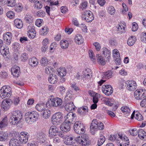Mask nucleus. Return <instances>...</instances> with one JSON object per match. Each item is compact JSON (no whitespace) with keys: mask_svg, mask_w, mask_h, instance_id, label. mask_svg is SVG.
<instances>
[{"mask_svg":"<svg viewBox=\"0 0 146 146\" xmlns=\"http://www.w3.org/2000/svg\"><path fill=\"white\" fill-rule=\"evenodd\" d=\"M11 88L9 86H3L1 89V92H5L7 93L11 94Z\"/></svg>","mask_w":146,"mask_h":146,"instance_id":"nucleus-30","label":"nucleus"},{"mask_svg":"<svg viewBox=\"0 0 146 146\" xmlns=\"http://www.w3.org/2000/svg\"><path fill=\"white\" fill-rule=\"evenodd\" d=\"M104 128V126L101 122H98L96 119H94L92 121L90 126V131L92 134H95L96 131L98 129L102 130Z\"/></svg>","mask_w":146,"mask_h":146,"instance_id":"nucleus-2","label":"nucleus"},{"mask_svg":"<svg viewBox=\"0 0 146 146\" xmlns=\"http://www.w3.org/2000/svg\"><path fill=\"white\" fill-rule=\"evenodd\" d=\"M69 102L66 101V105L64 106L65 109L67 111H72V110H74L75 109V106H74L73 102L69 101Z\"/></svg>","mask_w":146,"mask_h":146,"instance_id":"nucleus-12","label":"nucleus"},{"mask_svg":"<svg viewBox=\"0 0 146 146\" xmlns=\"http://www.w3.org/2000/svg\"><path fill=\"white\" fill-rule=\"evenodd\" d=\"M96 56L97 58V62L100 64L102 65H105L106 64V62L104 58L99 54H97Z\"/></svg>","mask_w":146,"mask_h":146,"instance_id":"nucleus-22","label":"nucleus"},{"mask_svg":"<svg viewBox=\"0 0 146 146\" xmlns=\"http://www.w3.org/2000/svg\"><path fill=\"white\" fill-rule=\"evenodd\" d=\"M134 95L136 99L142 100L146 98V90H143L142 89L137 90L134 92Z\"/></svg>","mask_w":146,"mask_h":146,"instance_id":"nucleus-5","label":"nucleus"},{"mask_svg":"<svg viewBox=\"0 0 146 146\" xmlns=\"http://www.w3.org/2000/svg\"><path fill=\"white\" fill-rule=\"evenodd\" d=\"M12 101L11 100L7 99L4 100L2 102L1 107L3 111H7L10 108Z\"/></svg>","mask_w":146,"mask_h":146,"instance_id":"nucleus-7","label":"nucleus"},{"mask_svg":"<svg viewBox=\"0 0 146 146\" xmlns=\"http://www.w3.org/2000/svg\"><path fill=\"white\" fill-rule=\"evenodd\" d=\"M75 117V114L72 112H69L67 114V118L68 119V120L67 121L71 123V121H72L74 118Z\"/></svg>","mask_w":146,"mask_h":146,"instance_id":"nucleus-25","label":"nucleus"},{"mask_svg":"<svg viewBox=\"0 0 146 146\" xmlns=\"http://www.w3.org/2000/svg\"><path fill=\"white\" fill-rule=\"evenodd\" d=\"M7 3L9 6L14 7L16 5L15 0H7Z\"/></svg>","mask_w":146,"mask_h":146,"instance_id":"nucleus-43","label":"nucleus"},{"mask_svg":"<svg viewBox=\"0 0 146 146\" xmlns=\"http://www.w3.org/2000/svg\"><path fill=\"white\" fill-rule=\"evenodd\" d=\"M105 141V137H102L99 139L98 141V145L100 146L104 143Z\"/></svg>","mask_w":146,"mask_h":146,"instance_id":"nucleus-55","label":"nucleus"},{"mask_svg":"<svg viewBox=\"0 0 146 146\" xmlns=\"http://www.w3.org/2000/svg\"><path fill=\"white\" fill-rule=\"evenodd\" d=\"M23 7L21 4H18L15 5V9L17 12H19L22 10Z\"/></svg>","mask_w":146,"mask_h":146,"instance_id":"nucleus-46","label":"nucleus"},{"mask_svg":"<svg viewBox=\"0 0 146 146\" xmlns=\"http://www.w3.org/2000/svg\"><path fill=\"white\" fill-rule=\"evenodd\" d=\"M60 44L62 48L64 49L67 48L69 45L68 42L64 40H61L60 42Z\"/></svg>","mask_w":146,"mask_h":146,"instance_id":"nucleus-35","label":"nucleus"},{"mask_svg":"<svg viewBox=\"0 0 146 146\" xmlns=\"http://www.w3.org/2000/svg\"><path fill=\"white\" fill-rule=\"evenodd\" d=\"M48 60L47 58L45 57L42 58L40 62L41 65L43 66H46L48 63Z\"/></svg>","mask_w":146,"mask_h":146,"instance_id":"nucleus-36","label":"nucleus"},{"mask_svg":"<svg viewBox=\"0 0 146 146\" xmlns=\"http://www.w3.org/2000/svg\"><path fill=\"white\" fill-rule=\"evenodd\" d=\"M46 105V107L48 108H50L52 106L55 107V106H56V103L54 102L53 98H52L50 99H48Z\"/></svg>","mask_w":146,"mask_h":146,"instance_id":"nucleus-24","label":"nucleus"},{"mask_svg":"<svg viewBox=\"0 0 146 146\" xmlns=\"http://www.w3.org/2000/svg\"><path fill=\"white\" fill-rule=\"evenodd\" d=\"M44 104L43 103L37 104L35 107L36 109L39 111H42L44 110Z\"/></svg>","mask_w":146,"mask_h":146,"instance_id":"nucleus-34","label":"nucleus"},{"mask_svg":"<svg viewBox=\"0 0 146 146\" xmlns=\"http://www.w3.org/2000/svg\"><path fill=\"white\" fill-rule=\"evenodd\" d=\"M89 56L90 57V58L92 60L95 59L94 54L93 52L91 50L89 51Z\"/></svg>","mask_w":146,"mask_h":146,"instance_id":"nucleus-62","label":"nucleus"},{"mask_svg":"<svg viewBox=\"0 0 146 146\" xmlns=\"http://www.w3.org/2000/svg\"><path fill=\"white\" fill-rule=\"evenodd\" d=\"M29 64L31 66L35 67L38 64V61L36 58L33 57L29 59Z\"/></svg>","mask_w":146,"mask_h":146,"instance_id":"nucleus-19","label":"nucleus"},{"mask_svg":"<svg viewBox=\"0 0 146 146\" xmlns=\"http://www.w3.org/2000/svg\"><path fill=\"white\" fill-rule=\"evenodd\" d=\"M86 71H87V73L88 72L89 73H85L84 74L83 78H85L88 79L91 78L92 77L91 70L90 69H87L86 70Z\"/></svg>","mask_w":146,"mask_h":146,"instance_id":"nucleus-38","label":"nucleus"},{"mask_svg":"<svg viewBox=\"0 0 146 146\" xmlns=\"http://www.w3.org/2000/svg\"><path fill=\"white\" fill-rule=\"evenodd\" d=\"M30 136L29 133L25 131L22 132L20 134L19 133H17L15 131L9 132L8 133L9 137H21V136L26 137Z\"/></svg>","mask_w":146,"mask_h":146,"instance_id":"nucleus-8","label":"nucleus"},{"mask_svg":"<svg viewBox=\"0 0 146 146\" xmlns=\"http://www.w3.org/2000/svg\"><path fill=\"white\" fill-rule=\"evenodd\" d=\"M83 20L87 22L92 21L94 19V14L89 10H86L84 12V14L82 16Z\"/></svg>","mask_w":146,"mask_h":146,"instance_id":"nucleus-4","label":"nucleus"},{"mask_svg":"<svg viewBox=\"0 0 146 146\" xmlns=\"http://www.w3.org/2000/svg\"><path fill=\"white\" fill-rule=\"evenodd\" d=\"M129 133L132 136H135L137 135V133H138V131L136 129H134L129 130Z\"/></svg>","mask_w":146,"mask_h":146,"instance_id":"nucleus-53","label":"nucleus"},{"mask_svg":"<svg viewBox=\"0 0 146 146\" xmlns=\"http://www.w3.org/2000/svg\"><path fill=\"white\" fill-rule=\"evenodd\" d=\"M7 117H5L0 122V129L7 126Z\"/></svg>","mask_w":146,"mask_h":146,"instance_id":"nucleus-32","label":"nucleus"},{"mask_svg":"<svg viewBox=\"0 0 146 146\" xmlns=\"http://www.w3.org/2000/svg\"><path fill=\"white\" fill-rule=\"evenodd\" d=\"M0 53L4 57L9 56V50L7 47L5 48L4 46H1L0 48Z\"/></svg>","mask_w":146,"mask_h":146,"instance_id":"nucleus-17","label":"nucleus"},{"mask_svg":"<svg viewBox=\"0 0 146 146\" xmlns=\"http://www.w3.org/2000/svg\"><path fill=\"white\" fill-rule=\"evenodd\" d=\"M11 72L13 76L17 78L19 76L20 69L19 67H16V68H13L11 69Z\"/></svg>","mask_w":146,"mask_h":146,"instance_id":"nucleus-18","label":"nucleus"},{"mask_svg":"<svg viewBox=\"0 0 146 146\" xmlns=\"http://www.w3.org/2000/svg\"><path fill=\"white\" fill-rule=\"evenodd\" d=\"M72 94L70 93L69 91H68L66 92V95L64 99L65 101H68V100L69 101L70 99H69V98H70L72 97Z\"/></svg>","mask_w":146,"mask_h":146,"instance_id":"nucleus-51","label":"nucleus"},{"mask_svg":"<svg viewBox=\"0 0 146 146\" xmlns=\"http://www.w3.org/2000/svg\"><path fill=\"white\" fill-rule=\"evenodd\" d=\"M80 137H76V141L77 142L79 143L80 144H81L82 145L85 146L89 145V142L88 141L87 139L88 140V138L86 139H81Z\"/></svg>","mask_w":146,"mask_h":146,"instance_id":"nucleus-14","label":"nucleus"},{"mask_svg":"<svg viewBox=\"0 0 146 146\" xmlns=\"http://www.w3.org/2000/svg\"><path fill=\"white\" fill-rule=\"evenodd\" d=\"M65 139L64 141V143L67 145H71L72 144V137H65Z\"/></svg>","mask_w":146,"mask_h":146,"instance_id":"nucleus-37","label":"nucleus"},{"mask_svg":"<svg viewBox=\"0 0 146 146\" xmlns=\"http://www.w3.org/2000/svg\"><path fill=\"white\" fill-rule=\"evenodd\" d=\"M28 137H19V141L22 143H25L28 141Z\"/></svg>","mask_w":146,"mask_h":146,"instance_id":"nucleus-57","label":"nucleus"},{"mask_svg":"<svg viewBox=\"0 0 146 146\" xmlns=\"http://www.w3.org/2000/svg\"><path fill=\"white\" fill-rule=\"evenodd\" d=\"M80 121H77L74 125V128L75 131H77L79 129L82 127Z\"/></svg>","mask_w":146,"mask_h":146,"instance_id":"nucleus-39","label":"nucleus"},{"mask_svg":"<svg viewBox=\"0 0 146 146\" xmlns=\"http://www.w3.org/2000/svg\"><path fill=\"white\" fill-rule=\"evenodd\" d=\"M102 88L103 92L107 95L109 96L113 92V88L110 85H107L103 86Z\"/></svg>","mask_w":146,"mask_h":146,"instance_id":"nucleus-11","label":"nucleus"},{"mask_svg":"<svg viewBox=\"0 0 146 146\" xmlns=\"http://www.w3.org/2000/svg\"><path fill=\"white\" fill-rule=\"evenodd\" d=\"M57 71L58 75L61 77L65 76L66 74V70L64 68H60Z\"/></svg>","mask_w":146,"mask_h":146,"instance_id":"nucleus-27","label":"nucleus"},{"mask_svg":"<svg viewBox=\"0 0 146 146\" xmlns=\"http://www.w3.org/2000/svg\"><path fill=\"white\" fill-rule=\"evenodd\" d=\"M11 95L10 94L8 93L4 92H1V89L0 90V96L2 99L5 97H9Z\"/></svg>","mask_w":146,"mask_h":146,"instance_id":"nucleus-47","label":"nucleus"},{"mask_svg":"<svg viewBox=\"0 0 146 146\" xmlns=\"http://www.w3.org/2000/svg\"><path fill=\"white\" fill-rule=\"evenodd\" d=\"M146 136V132L142 129H139L138 131V137H144Z\"/></svg>","mask_w":146,"mask_h":146,"instance_id":"nucleus-42","label":"nucleus"},{"mask_svg":"<svg viewBox=\"0 0 146 146\" xmlns=\"http://www.w3.org/2000/svg\"><path fill=\"white\" fill-rule=\"evenodd\" d=\"M25 20L27 23L30 24L34 21V18L31 14H27L25 16Z\"/></svg>","mask_w":146,"mask_h":146,"instance_id":"nucleus-31","label":"nucleus"},{"mask_svg":"<svg viewBox=\"0 0 146 146\" xmlns=\"http://www.w3.org/2000/svg\"><path fill=\"white\" fill-rule=\"evenodd\" d=\"M7 17L10 19L13 18L15 17V14L14 12L12 11H9L6 13Z\"/></svg>","mask_w":146,"mask_h":146,"instance_id":"nucleus-52","label":"nucleus"},{"mask_svg":"<svg viewBox=\"0 0 146 146\" xmlns=\"http://www.w3.org/2000/svg\"><path fill=\"white\" fill-rule=\"evenodd\" d=\"M31 29H29L28 31V36L30 38H34L36 35V32L33 27Z\"/></svg>","mask_w":146,"mask_h":146,"instance_id":"nucleus-23","label":"nucleus"},{"mask_svg":"<svg viewBox=\"0 0 146 146\" xmlns=\"http://www.w3.org/2000/svg\"><path fill=\"white\" fill-rule=\"evenodd\" d=\"M28 58V54L26 53L23 54L21 57V60L23 61H25Z\"/></svg>","mask_w":146,"mask_h":146,"instance_id":"nucleus-54","label":"nucleus"},{"mask_svg":"<svg viewBox=\"0 0 146 146\" xmlns=\"http://www.w3.org/2000/svg\"><path fill=\"white\" fill-rule=\"evenodd\" d=\"M93 45L95 46L96 50L99 51L100 50L101 47L99 43L96 42L93 44Z\"/></svg>","mask_w":146,"mask_h":146,"instance_id":"nucleus-64","label":"nucleus"},{"mask_svg":"<svg viewBox=\"0 0 146 146\" xmlns=\"http://www.w3.org/2000/svg\"><path fill=\"white\" fill-rule=\"evenodd\" d=\"M54 70L51 67H47L45 68V72L48 74L51 73L52 74V72H53Z\"/></svg>","mask_w":146,"mask_h":146,"instance_id":"nucleus-49","label":"nucleus"},{"mask_svg":"<svg viewBox=\"0 0 146 146\" xmlns=\"http://www.w3.org/2000/svg\"><path fill=\"white\" fill-rule=\"evenodd\" d=\"M58 79L57 76L55 74H51L48 78V81L51 84H54L57 82Z\"/></svg>","mask_w":146,"mask_h":146,"instance_id":"nucleus-16","label":"nucleus"},{"mask_svg":"<svg viewBox=\"0 0 146 146\" xmlns=\"http://www.w3.org/2000/svg\"><path fill=\"white\" fill-rule=\"evenodd\" d=\"M74 39L76 43L78 44H81L83 43V39L80 35H77L75 37Z\"/></svg>","mask_w":146,"mask_h":146,"instance_id":"nucleus-26","label":"nucleus"},{"mask_svg":"<svg viewBox=\"0 0 146 146\" xmlns=\"http://www.w3.org/2000/svg\"><path fill=\"white\" fill-rule=\"evenodd\" d=\"M54 102L56 103V106L55 107H57L60 106L62 103V101L61 99L56 97L53 98Z\"/></svg>","mask_w":146,"mask_h":146,"instance_id":"nucleus-33","label":"nucleus"},{"mask_svg":"<svg viewBox=\"0 0 146 146\" xmlns=\"http://www.w3.org/2000/svg\"><path fill=\"white\" fill-rule=\"evenodd\" d=\"M127 88L130 91H133L136 88V84L133 80H129L126 82Z\"/></svg>","mask_w":146,"mask_h":146,"instance_id":"nucleus-10","label":"nucleus"},{"mask_svg":"<svg viewBox=\"0 0 146 146\" xmlns=\"http://www.w3.org/2000/svg\"><path fill=\"white\" fill-rule=\"evenodd\" d=\"M48 29L47 27L42 28L40 31L41 34H42L44 35H46L48 33Z\"/></svg>","mask_w":146,"mask_h":146,"instance_id":"nucleus-50","label":"nucleus"},{"mask_svg":"<svg viewBox=\"0 0 146 146\" xmlns=\"http://www.w3.org/2000/svg\"><path fill=\"white\" fill-rule=\"evenodd\" d=\"M135 118L138 121H141L143 119V117L142 115L139 113H138L135 114Z\"/></svg>","mask_w":146,"mask_h":146,"instance_id":"nucleus-59","label":"nucleus"},{"mask_svg":"<svg viewBox=\"0 0 146 146\" xmlns=\"http://www.w3.org/2000/svg\"><path fill=\"white\" fill-rule=\"evenodd\" d=\"M43 21L42 19H38L35 21V25L38 27H40L41 25V24L42 23Z\"/></svg>","mask_w":146,"mask_h":146,"instance_id":"nucleus-63","label":"nucleus"},{"mask_svg":"<svg viewBox=\"0 0 146 146\" xmlns=\"http://www.w3.org/2000/svg\"><path fill=\"white\" fill-rule=\"evenodd\" d=\"M85 128L83 126H82V127L77 130V131H75L76 133L79 135L83 134L85 133Z\"/></svg>","mask_w":146,"mask_h":146,"instance_id":"nucleus-41","label":"nucleus"},{"mask_svg":"<svg viewBox=\"0 0 146 146\" xmlns=\"http://www.w3.org/2000/svg\"><path fill=\"white\" fill-rule=\"evenodd\" d=\"M105 77L108 79H109L113 76V72L111 70H108L105 73Z\"/></svg>","mask_w":146,"mask_h":146,"instance_id":"nucleus-44","label":"nucleus"},{"mask_svg":"<svg viewBox=\"0 0 146 146\" xmlns=\"http://www.w3.org/2000/svg\"><path fill=\"white\" fill-rule=\"evenodd\" d=\"M9 146H20L19 141L15 138L11 139L9 142Z\"/></svg>","mask_w":146,"mask_h":146,"instance_id":"nucleus-21","label":"nucleus"},{"mask_svg":"<svg viewBox=\"0 0 146 146\" xmlns=\"http://www.w3.org/2000/svg\"><path fill=\"white\" fill-rule=\"evenodd\" d=\"M46 134L42 131H38L35 133L34 136H36L37 137H40L42 136H45Z\"/></svg>","mask_w":146,"mask_h":146,"instance_id":"nucleus-56","label":"nucleus"},{"mask_svg":"<svg viewBox=\"0 0 146 146\" xmlns=\"http://www.w3.org/2000/svg\"><path fill=\"white\" fill-rule=\"evenodd\" d=\"M62 114L60 112H57L52 116L51 121L54 125L60 123L62 119Z\"/></svg>","mask_w":146,"mask_h":146,"instance_id":"nucleus-6","label":"nucleus"},{"mask_svg":"<svg viewBox=\"0 0 146 146\" xmlns=\"http://www.w3.org/2000/svg\"><path fill=\"white\" fill-rule=\"evenodd\" d=\"M38 114L36 112H28L25 115V121L29 124H31L38 119Z\"/></svg>","mask_w":146,"mask_h":146,"instance_id":"nucleus-3","label":"nucleus"},{"mask_svg":"<svg viewBox=\"0 0 146 146\" xmlns=\"http://www.w3.org/2000/svg\"><path fill=\"white\" fill-rule=\"evenodd\" d=\"M124 139H123L122 138H119L118 140H117V141L118 143H117V145L118 146H125V144L124 142Z\"/></svg>","mask_w":146,"mask_h":146,"instance_id":"nucleus-48","label":"nucleus"},{"mask_svg":"<svg viewBox=\"0 0 146 146\" xmlns=\"http://www.w3.org/2000/svg\"><path fill=\"white\" fill-rule=\"evenodd\" d=\"M71 123L67 121V119L65 120L64 122L61 125L60 128L62 131L66 132L70 130V126Z\"/></svg>","mask_w":146,"mask_h":146,"instance_id":"nucleus-9","label":"nucleus"},{"mask_svg":"<svg viewBox=\"0 0 146 146\" xmlns=\"http://www.w3.org/2000/svg\"><path fill=\"white\" fill-rule=\"evenodd\" d=\"M10 115L9 121L11 124L17 125L19 123H21L22 114L20 111L17 110L13 111Z\"/></svg>","mask_w":146,"mask_h":146,"instance_id":"nucleus-1","label":"nucleus"},{"mask_svg":"<svg viewBox=\"0 0 146 146\" xmlns=\"http://www.w3.org/2000/svg\"><path fill=\"white\" fill-rule=\"evenodd\" d=\"M58 129L56 127L54 126H51L50 129L49 131V134L51 135L52 137L56 136L58 134Z\"/></svg>","mask_w":146,"mask_h":146,"instance_id":"nucleus-15","label":"nucleus"},{"mask_svg":"<svg viewBox=\"0 0 146 146\" xmlns=\"http://www.w3.org/2000/svg\"><path fill=\"white\" fill-rule=\"evenodd\" d=\"M121 110L123 112L126 113H129L131 111L130 109L127 106L122 107Z\"/></svg>","mask_w":146,"mask_h":146,"instance_id":"nucleus-45","label":"nucleus"},{"mask_svg":"<svg viewBox=\"0 0 146 146\" xmlns=\"http://www.w3.org/2000/svg\"><path fill=\"white\" fill-rule=\"evenodd\" d=\"M14 24L17 28L21 29L23 26V23L22 21L19 19H17L14 21Z\"/></svg>","mask_w":146,"mask_h":146,"instance_id":"nucleus-20","label":"nucleus"},{"mask_svg":"<svg viewBox=\"0 0 146 146\" xmlns=\"http://www.w3.org/2000/svg\"><path fill=\"white\" fill-rule=\"evenodd\" d=\"M103 50V54L107 58V60H109L110 58V51L106 48H104Z\"/></svg>","mask_w":146,"mask_h":146,"instance_id":"nucleus-29","label":"nucleus"},{"mask_svg":"<svg viewBox=\"0 0 146 146\" xmlns=\"http://www.w3.org/2000/svg\"><path fill=\"white\" fill-rule=\"evenodd\" d=\"M50 110H44L43 114V117L45 119H47L50 116Z\"/></svg>","mask_w":146,"mask_h":146,"instance_id":"nucleus-40","label":"nucleus"},{"mask_svg":"<svg viewBox=\"0 0 146 146\" xmlns=\"http://www.w3.org/2000/svg\"><path fill=\"white\" fill-rule=\"evenodd\" d=\"M132 30L133 32L136 31L138 29V27L137 24L135 22H134L132 24Z\"/></svg>","mask_w":146,"mask_h":146,"instance_id":"nucleus-61","label":"nucleus"},{"mask_svg":"<svg viewBox=\"0 0 146 146\" xmlns=\"http://www.w3.org/2000/svg\"><path fill=\"white\" fill-rule=\"evenodd\" d=\"M136 40L135 37L132 36L128 38L127 41V44L129 46H132L134 44Z\"/></svg>","mask_w":146,"mask_h":146,"instance_id":"nucleus-28","label":"nucleus"},{"mask_svg":"<svg viewBox=\"0 0 146 146\" xmlns=\"http://www.w3.org/2000/svg\"><path fill=\"white\" fill-rule=\"evenodd\" d=\"M35 7H36L38 9H41L42 5V3L41 2L38 1L37 3H35Z\"/></svg>","mask_w":146,"mask_h":146,"instance_id":"nucleus-58","label":"nucleus"},{"mask_svg":"<svg viewBox=\"0 0 146 146\" xmlns=\"http://www.w3.org/2000/svg\"><path fill=\"white\" fill-rule=\"evenodd\" d=\"M109 13L111 15H113L115 13V10L114 7L113 6L109 7L108 8Z\"/></svg>","mask_w":146,"mask_h":146,"instance_id":"nucleus-60","label":"nucleus"},{"mask_svg":"<svg viewBox=\"0 0 146 146\" xmlns=\"http://www.w3.org/2000/svg\"><path fill=\"white\" fill-rule=\"evenodd\" d=\"M12 35L10 32H7L6 34L3 35V39L6 41V44L9 45L10 44L11 40L12 39Z\"/></svg>","mask_w":146,"mask_h":146,"instance_id":"nucleus-13","label":"nucleus"}]
</instances>
